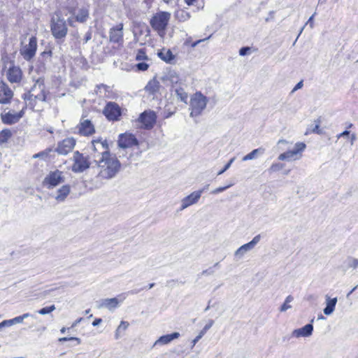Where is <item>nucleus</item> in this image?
Returning a JSON list of instances; mask_svg holds the SVG:
<instances>
[{
    "label": "nucleus",
    "mask_w": 358,
    "mask_h": 358,
    "mask_svg": "<svg viewBox=\"0 0 358 358\" xmlns=\"http://www.w3.org/2000/svg\"><path fill=\"white\" fill-rule=\"evenodd\" d=\"M118 145L120 148H127L138 145V141L131 134H120L118 140Z\"/></svg>",
    "instance_id": "18"
},
{
    "label": "nucleus",
    "mask_w": 358,
    "mask_h": 358,
    "mask_svg": "<svg viewBox=\"0 0 358 358\" xmlns=\"http://www.w3.org/2000/svg\"><path fill=\"white\" fill-rule=\"evenodd\" d=\"M65 10L71 15L67 18L71 27H75V22L85 23L90 18L89 4L78 3L76 0H66L63 10Z\"/></svg>",
    "instance_id": "2"
},
{
    "label": "nucleus",
    "mask_w": 358,
    "mask_h": 358,
    "mask_svg": "<svg viewBox=\"0 0 358 358\" xmlns=\"http://www.w3.org/2000/svg\"><path fill=\"white\" fill-rule=\"evenodd\" d=\"M136 66L137 70H138L140 71H145L148 70V69L149 67V64H148L147 63H145L144 62H142L138 63L136 65Z\"/></svg>",
    "instance_id": "47"
},
{
    "label": "nucleus",
    "mask_w": 358,
    "mask_h": 358,
    "mask_svg": "<svg viewBox=\"0 0 358 358\" xmlns=\"http://www.w3.org/2000/svg\"><path fill=\"white\" fill-rule=\"evenodd\" d=\"M29 317H33V315H31L30 313H24L22 315L15 317L11 320H12L13 324H15L17 323H22L24 319H26Z\"/></svg>",
    "instance_id": "38"
},
{
    "label": "nucleus",
    "mask_w": 358,
    "mask_h": 358,
    "mask_svg": "<svg viewBox=\"0 0 358 358\" xmlns=\"http://www.w3.org/2000/svg\"><path fill=\"white\" fill-rule=\"evenodd\" d=\"M23 110L19 113L8 112L1 115V120L4 124H13L17 122L23 116Z\"/></svg>",
    "instance_id": "21"
},
{
    "label": "nucleus",
    "mask_w": 358,
    "mask_h": 358,
    "mask_svg": "<svg viewBox=\"0 0 358 358\" xmlns=\"http://www.w3.org/2000/svg\"><path fill=\"white\" fill-rule=\"evenodd\" d=\"M4 327H8V326H11V325H13V322H12V320H3L2 322Z\"/></svg>",
    "instance_id": "55"
},
{
    "label": "nucleus",
    "mask_w": 358,
    "mask_h": 358,
    "mask_svg": "<svg viewBox=\"0 0 358 358\" xmlns=\"http://www.w3.org/2000/svg\"><path fill=\"white\" fill-rule=\"evenodd\" d=\"M92 147L93 150L95 152H98L97 158L100 156L103 155L105 153H110L108 151V143L106 140H102L101 138L93 140L92 141Z\"/></svg>",
    "instance_id": "20"
},
{
    "label": "nucleus",
    "mask_w": 358,
    "mask_h": 358,
    "mask_svg": "<svg viewBox=\"0 0 358 358\" xmlns=\"http://www.w3.org/2000/svg\"><path fill=\"white\" fill-rule=\"evenodd\" d=\"M203 337L202 335H201L200 334H199V335L192 341V345H191V348L192 349L194 345L196 344V343Z\"/></svg>",
    "instance_id": "51"
},
{
    "label": "nucleus",
    "mask_w": 358,
    "mask_h": 358,
    "mask_svg": "<svg viewBox=\"0 0 358 358\" xmlns=\"http://www.w3.org/2000/svg\"><path fill=\"white\" fill-rule=\"evenodd\" d=\"M206 39H202V40H198L195 42H194L192 44V48H194L196 47L199 43H200L202 41H204Z\"/></svg>",
    "instance_id": "63"
},
{
    "label": "nucleus",
    "mask_w": 358,
    "mask_h": 358,
    "mask_svg": "<svg viewBox=\"0 0 358 358\" xmlns=\"http://www.w3.org/2000/svg\"><path fill=\"white\" fill-rule=\"evenodd\" d=\"M260 240H261V235L258 234V235L255 236L252 239L251 241L248 242V244L250 247V248L252 250H253L255 248V247L256 246V245L260 241Z\"/></svg>",
    "instance_id": "42"
},
{
    "label": "nucleus",
    "mask_w": 358,
    "mask_h": 358,
    "mask_svg": "<svg viewBox=\"0 0 358 358\" xmlns=\"http://www.w3.org/2000/svg\"><path fill=\"white\" fill-rule=\"evenodd\" d=\"M50 27L52 34L55 38L60 39L66 36L68 28L63 17L62 10L55 12L51 20Z\"/></svg>",
    "instance_id": "4"
},
{
    "label": "nucleus",
    "mask_w": 358,
    "mask_h": 358,
    "mask_svg": "<svg viewBox=\"0 0 358 358\" xmlns=\"http://www.w3.org/2000/svg\"><path fill=\"white\" fill-rule=\"evenodd\" d=\"M3 75L10 83H20L23 74L21 69L13 62H8L3 69Z\"/></svg>",
    "instance_id": "7"
},
{
    "label": "nucleus",
    "mask_w": 358,
    "mask_h": 358,
    "mask_svg": "<svg viewBox=\"0 0 358 358\" xmlns=\"http://www.w3.org/2000/svg\"><path fill=\"white\" fill-rule=\"evenodd\" d=\"M52 151L51 149H47L44 151H42V152H40L37 154H35L33 157L34 158H38V157H42V158H45V157H47L48 154Z\"/></svg>",
    "instance_id": "44"
},
{
    "label": "nucleus",
    "mask_w": 358,
    "mask_h": 358,
    "mask_svg": "<svg viewBox=\"0 0 358 358\" xmlns=\"http://www.w3.org/2000/svg\"><path fill=\"white\" fill-rule=\"evenodd\" d=\"M136 59L137 61L148 60V57L143 49H140L138 50L136 55Z\"/></svg>",
    "instance_id": "39"
},
{
    "label": "nucleus",
    "mask_w": 358,
    "mask_h": 358,
    "mask_svg": "<svg viewBox=\"0 0 358 358\" xmlns=\"http://www.w3.org/2000/svg\"><path fill=\"white\" fill-rule=\"evenodd\" d=\"M313 331V326L312 324H306L302 328L294 329L292 331V336L295 338L309 337Z\"/></svg>",
    "instance_id": "24"
},
{
    "label": "nucleus",
    "mask_w": 358,
    "mask_h": 358,
    "mask_svg": "<svg viewBox=\"0 0 358 358\" xmlns=\"http://www.w3.org/2000/svg\"><path fill=\"white\" fill-rule=\"evenodd\" d=\"M208 99L201 92H196L190 98V117H196L201 115L206 108Z\"/></svg>",
    "instance_id": "5"
},
{
    "label": "nucleus",
    "mask_w": 358,
    "mask_h": 358,
    "mask_svg": "<svg viewBox=\"0 0 358 358\" xmlns=\"http://www.w3.org/2000/svg\"><path fill=\"white\" fill-rule=\"evenodd\" d=\"M233 185L232 184H229L227 186H224V187H219L215 189H213L212 192H211V194H217L220 192H222L224 191H225L226 189H227L228 188H229L230 187H231Z\"/></svg>",
    "instance_id": "46"
},
{
    "label": "nucleus",
    "mask_w": 358,
    "mask_h": 358,
    "mask_svg": "<svg viewBox=\"0 0 358 358\" xmlns=\"http://www.w3.org/2000/svg\"><path fill=\"white\" fill-rule=\"evenodd\" d=\"M64 182L63 173L59 170L50 172L44 178L43 185L48 189L53 188Z\"/></svg>",
    "instance_id": "10"
},
{
    "label": "nucleus",
    "mask_w": 358,
    "mask_h": 358,
    "mask_svg": "<svg viewBox=\"0 0 358 358\" xmlns=\"http://www.w3.org/2000/svg\"><path fill=\"white\" fill-rule=\"evenodd\" d=\"M315 15V13L311 17H310V18L308 19V20L306 23V24H309L310 27L311 28L313 27V18H314Z\"/></svg>",
    "instance_id": "56"
},
{
    "label": "nucleus",
    "mask_w": 358,
    "mask_h": 358,
    "mask_svg": "<svg viewBox=\"0 0 358 358\" xmlns=\"http://www.w3.org/2000/svg\"><path fill=\"white\" fill-rule=\"evenodd\" d=\"M13 96L12 90L3 82L0 81V103H8Z\"/></svg>",
    "instance_id": "22"
},
{
    "label": "nucleus",
    "mask_w": 358,
    "mask_h": 358,
    "mask_svg": "<svg viewBox=\"0 0 358 358\" xmlns=\"http://www.w3.org/2000/svg\"><path fill=\"white\" fill-rule=\"evenodd\" d=\"M252 249L248 245V243H245L243 245H241L240 248H238L234 252V257L237 259H241L244 255L248 253V252L251 251Z\"/></svg>",
    "instance_id": "31"
},
{
    "label": "nucleus",
    "mask_w": 358,
    "mask_h": 358,
    "mask_svg": "<svg viewBox=\"0 0 358 358\" xmlns=\"http://www.w3.org/2000/svg\"><path fill=\"white\" fill-rule=\"evenodd\" d=\"M159 88L160 83L156 78L150 80L145 87V91L152 94H154L159 92Z\"/></svg>",
    "instance_id": "30"
},
{
    "label": "nucleus",
    "mask_w": 358,
    "mask_h": 358,
    "mask_svg": "<svg viewBox=\"0 0 358 358\" xmlns=\"http://www.w3.org/2000/svg\"><path fill=\"white\" fill-rule=\"evenodd\" d=\"M348 268L356 269L358 267V259L348 257L347 259Z\"/></svg>",
    "instance_id": "40"
},
{
    "label": "nucleus",
    "mask_w": 358,
    "mask_h": 358,
    "mask_svg": "<svg viewBox=\"0 0 358 358\" xmlns=\"http://www.w3.org/2000/svg\"><path fill=\"white\" fill-rule=\"evenodd\" d=\"M203 192L204 189L194 191L192 192L189 195L183 198L181 201V206L180 210H183L184 209L188 208L189 206L198 203Z\"/></svg>",
    "instance_id": "14"
},
{
    "label": "nucleus",
    "mask_w": 358,
    "mask_h": 358,
    "mask_svg": "<svg viewBox=\"0 0 358 358\" xmlns=\"http://www.w3.org/2000/svg\"><path fill=\"white\" fill-rule=\"evenodd\" d=\"M110 92V87L104 84H100L96 86V94H99L100 95H103L104 96H107V93Z\"/></svg>",
    "instance_id": "35"
},
{
    "label": "nucleus",
    "mask_w": 358,
    "mask_h": 358,
    "mask_svg": "<svg viewBox=\"0 0 358 358\" xmlns=\"http://www.w3.org/2000/svg\"><path fill=\"white\" fill-rule=\"evenodd\" d=\"M138 121L145 128H152L156 121V115L153 111H145L141 114Z\"/></svg>",
    "instance_id": "17"
},
{
    "label": "nucleus",
    "mask_w": 358,
    "mask_h": 358,
    "mask_svg": "<svg viewBox=\"0 0 358 358\" xmlns=\"http://www.w3.org/2000/svg\"><path fill=\"white\" fill-rule=\"evenodd\" d=\"M357 137L355 134H352L350 136V143L351 145L354 144V142L355 141Z\"/></svg>",
    "instance_id": "62"
},
{
    "label": "nucleus",
    "mask_w": 358,
    "mask_h": 358,
    "mask_svg": "<svg viewBox=\"0 0 358 358\" xmlns=\"http://www.w3.org/2000/svg\"><path fill=\"white\" fill-rule=\"evenodd\" d=\"M213 320H210L208 321V322L204 326V327L206 328V329H210L211 328V327L213 325Z\"/></svg>",
    "instance_id": "57"
},
{
    "label": "nucleus",
    "mask_w": 358,
    "mask_h": 358,
    "mask_svg": "<svg viewBox=\"0 0 358 358\" xmlns=\"http://www.w3.org/2000/svg\"><path fill=\"white\" fill-rule=\"evenodd\" d=\"M96 166V178L99 180H111L116 177L121 169V163L111 153H105L94 159Z\"/></svg>",
    "instance_id": "1"
},
{
    "label": "nucleus",
    "mask_w": 358,
    "mask_h": 358,
    "mask_svg": "<svg viewBox=\"0 0 358 358\" xmlns=\"http://www.w3.org/2000/svg\"><path fill=\"white\" fill-rule=\"evenodd\" d=\"M11 136V132L9 129H3L0 131V143L6 142Z\"/></svg>",
    "instance_id": "37"
},
{
    "label": "nucleus",
    "mask_w": 358,
    "mask_h": 358,
    "mask_svg": "<svg viewBox=\"0 0 358 358\" xmlns=\"http://www.w3.org/2000/svg\"><path fill=\"white\" fill-rule=\"evenodd\" d=\"M186 87L187 86L184 82L183 85H179L172 88L173 92H174V94L176 96L177 99L185 103H187V99L189 96L188 93L186 92L185 90Z\"/></svg>",
    "instance_id": "23"
},
{
    "label": "nucleus",
    "mask_w": 358,
    "mask_h": 358,
    "mask_svg": "<svg viewBox=\"0 0 358 358\" xmlns=\"http://www.w3.org/2000/svg\"><path fill=\"white\" fill-rule=\"evenodd\" d=\"M102 322V320L101 318L95 319L94 321L92 322V325L94 327L98 326Z\"/></svg>",
    "instance_id": "58"
},
{
    "label": "nucleus",
    "mask_w": 358,
    "mask_h": 358,
    "mask_svg": "<svg viewBox=\"0 0 358 358\" xmlns=\"http://www.w3.org/2000/svg\"><path fill=\"white\" fill-rule=\"evenodd\" d=\"M129 325V324L128 322L121 321L120 325L117 327V329H118V331H121V332H122L128 328Z\"/></svg>",
    "instance_id": "49"
},
{
    "label": "nucleus",
    "mask_w": 358,
    "mask_h": 358,
    "mask_svg": "<svg viewBox=\"0 0 358 358\" xmlns=\"http://www.w3.org/2000/svg\"><path fill=\"white\" fill-rule=\"evenodd\" d=\"M46 99V92L45 91L44 80L39 78L36 80L34 85L29 92L27 100L30 101L32 107L38 102H43Z\"/></svg>",
    "instance_id": "6"
},
{
    "label": "nucleus",
    "mask_w": 358,
    "mask_h": 358,
    "mask_svg": "<svg viewBox=\"0 0 358 358\" xmlns=\"http://www.w3.org/2000/svg\"><path fill=\"white\" fill-rule=\"evenodd\" d=\"M52 57V51L48 50V51H43L41 53L39 57H38V62L42 64V67L45 69V65L46 63L50 62Z\"/></svg>",
    "instance_id": "33"
},
{
    "label": "nucleus",
    "mask_w": 358,
    "mask_h": 358,
    "mask_svg": "<svg viewBox=\"0 0 358 358\" xmlns=\"http://www.w3.org/2000/svg\"><path fill=\"white\" fill-rule=\"evenodd\" d=\"M302 87H303V81H300L299 83H298L295 85V87H294V89H293V92H294V91H296V90H297L300 89V88H301Z\"/></svg>",
    "instance_id": "59"
},
{
    "label": "nucleus",
    "mask_w": 358,
    "mask_h": 358,
    "mask_svg": "<svg viewBox=\"0 0 358 358\" xmlns=\"http://www.w3.org/2000/svg\"><path fill=\"white\" fill-rule=\"evenodd\" d=\"M158 57L167 64L176 63V57L170 49L163 48L157 53Z\"/></svg>",
    "instance_id": "25"
},
{
    "label": "nucleus",
    "mask_w": 358,
    "mask_h": 358,
    "mask_svg": "<svg viewBox=\"0 0 358 358\" xmlns=\"http://www.w3.org/2000/svg\"><path fill=\"white\" fill-rule=\"evenodd\" d=\"M312 132L313 133H316V134H320L322 133L321 130L320 129V126L319 124H316L314 128L312 130Z\"/></svg>",
    "instance_id": "54"
},
{
    "label": "nucleus",
    "mask_w": 358,
    "mask_h": 358,
    "mask_svg": "<svg viewBox=\"0 0 358 358\" xmlns=\"http://www.w3.org/2000/svg\"><path fill=\"white\" fill-rule=\"evenodd\" d=\"M306 145L304 143L298 142L295 144L294 148L280 154L278 159L280 161L296 160L301 157L302 152L305 150Z\"/></svg>",
    "instance_id": "9"
},
{
    "label": "nucleus",
    "mask_w": 358,
    "mask_h": 358,
    "mask_svg": "<svg viewBox=\"0 0 358 358\" xmlns=\"http://www.w3.org/2000/svg\"><path fill=\"white\" fill-rule=\"evenodd\" d=\"M67 341H74L76 342V345H79L80 343V339L76 337H63L59 338V342H65Z\"/></svg>",
    "instance_id": "45"
},
{
    "label": "nucleus",
    "mask_w": 358,
    "mask_h": 358,
    "mask_svg": "<svg viewBox=\"0 0 358 358\" xmlns=\"http://www.w3.org/2000/svg\"><path fill=\"white\" fill-rule=\"evenodd\" d=\"M75 145L76 140L73 138H66L58 143L56 151L59 155H66L73 149Z\"/></svg>",
    "instance_id": "16"
},
{
    "label": "nucleus",
    "mask_w": 358,
    "mask_h": 358,
    "mask_svg": "<svg viewBox=\"0 0 358 358\" xmlns=\"http://www.w3.org/2000/svg\"><path fill=\"white\" fill-rule=\"evenodd\" d=\"M77 129L78 133L83 136H90L95 132L94 126L89 120L81 119Z\"/></svg>",
    "instance_id": "19"
},
{
    "label": "nucleus",
    "mask_w": 358,
    "mask_h": 358,
    "mask_svg": "<svg viewBox=\"0 0 358 358\" xmlns=\"http://www.w3.org/2000/svg\"><path fill=\"white\" fill-rule=\"evenodd\" d=\"M92 38V32L87 31L84 38V43H87Z\"/></svg>",
    "instance_id": "52"
},
{
    "label": "nucleus",
    "mask_w": 358,
    "mask_h": 358,
    "mask_svg": "<svg viewBox=\"0 0 358 358\" xmlns=\"http://www.w3.org/2000/svg\"><path fill=\"white\" fill-rule=\"evenodd\" d=\"M161 79L165 84L171 85L172 88L179 85H183L185 82L180 78L179 74L173 70L169 71Z\"/></svg>",
    "instance_id": "13"
},
{
    "label": "nucleus",
    "mask_w": 358,
    "mask_h": 358,
    "mask_svg": "<svg viewBox=\"0 0 358 358\" xmlns=\"http://www.w3.org/2000/svg\"><path fill=\"white\" fill-rule=\"evenodd\" d=\"M73 165L72 169L74 172H83L90 167V162L87 157L83 156L79 152H74Z\"/></svg>",
    "instance_id": "11"
},
{
    "label": "nucleus",
    "mask_w": 358,
    "mask_h": 358,
    "mask_svg": "<svg viewBox=\"0 0 358 358\" xmlns=\"http://www.w3.org/2000/svg\"><path fill=\"white\" fill-rule=\"evenodd\" d=\"M294 300V297L291 295H289L286 297L283 304L280 308V312H285L287 310L292 308V306L289 304Z\"/></svg>",
    "instance_id": "36"
},
{
    "label": "nucleus",
    "mask_w": 358,
    "mask_h": 358,
    "mask_svg": "<svg viewBox=\"0 0 358 358\" xmlns=\"http://www.w3.org/2000/svg\"><path fill=\"white\" fill-rule=\"evenodd\" d=\"M198 0H185V2L187 6H193L196 3Z\"/></svg>",
    "instance_id": "60"
},
{
    "label": "nucleus",
    "mask_w": 358,
    "mask_h": 358,
    "mask_svg": "<svg viewBox=\"0 0 358 358\" xmlns=\"http://www.w3.org/2000/svg\"><path fill=\"white\" fill-rule=\"evenodd\" d=\"M350 135V131H348V130H345L344 131H343L342 133L339 134L337 135V138H340L341 137H345V136H348Z\"/></svg>",
    "instance_id": "53"
},
{
    "label": "nucleus",
    "mask_w": 358,
    "mask_h": 358,
    "mask_svg": "<svg viewBox=\"0 0 358 358\" xmlns=\"http://www.w3.org/2000/svg\"><path fill=\"white\" fill-rule=\"evenodd\" d=\"M234 160H235L234 157L231 158L229 161V162L224 166V167L218 172L217 175H221L223 173H224L227 170H228L230 168L231 164L234 162Z\"/></svg>",
    "instance_id": "48"
},
{
    "label": "nucleus",
    "mask_w": 358,
    "mask_h": 358,
    "mask_svg": "<svg viewBox=\"0 0 358 358\" xmlns=\"http://www.w3.org/2000/svg\"><path fill=\"white\" fill-rule=\"evenodd\" d=\"M82 320H83V319H82L81 317H80V318H79V319H78V320H76L73 322V324H72V326H71V327H75L78 324H79V323L82 321Z\"/></svg>",
    "instance_id": "64"
},
{
    "label": "nucleus",
    "mask_w": 358,
    "mask_h": 358,
    "mask_svg": "<svg viewBox=\"0 0 358 358\" xmlns=\"http://www.w3.org/2000/svg\"><path fill=\"white\" fill-rule=\"evenodd\" d=\"M55 305H52L50 306L45 307L41 309H40L38 313L41 315H46L52 313L53 310H55Z\"/></svg>",
    "instance_id": "41"
},
{
    "label": "nucleus",
    "mask_w": 358,
    "mask_h": 358,
    "mask_svg": "<svg viewBox=\"0 0 358 358\" xmlns=\"http://www.w3.org/2000/svg\"><path fill=\"white\" fill-rule=\"evenodd\" d=\"M122 336V332L121 331H118V329H116L115 333V338L119 339Z\"/></svg>",
    "instance_id": "61"
},
{
    "label": "nucleus",
    "mask_w": 358,
    "mask_h": 358,
    "mask_svg": "<svg viewBox=\"0 0 358 358\" xmlns=\"http://www.w3.org/2000/svg\"><path fill=\"white\" fill-rule=\"evenodd\" d=\"M174 16L176 20L180 22H185L188 20L191 15L189 12L185 9H178L175 11Z\"/></svg>",
    "instance_id": "32"
},
{
    "label": "nucleus",
    "mask_w": 358,
    "mask_h": 358,
    "mask_svg": "<svg viewBox=\"0 0 358 358\" xmlns=\"http://www.w3.org/2000/svg\"><path fill=\"white\" fill-rule=\"evenodd\" d=\"M171 16V15L169 12L159 11L153 15L150 20L152 28L161 37H164L165 35L166 29L169 24Z\"/></svg>",
    "instance_id": "3"
},
{
    "label": "nucleus",
    "mask_w": 358,
    "mask_h": 358,
    "mask_svg": "<svg viewBox=\"0 0 358 358\" xmlns=\"http://www.w3.org/2000/svg\"><path fill=\"white\" fill-rule=\"evenodd\" d=\"M37 46V38L31 36L28 43H22L20 53L26 61H30L36 55Z\"/></svg>",
    "instance_id": "8"
},
{
    "label": "nucleus",
    "mask_w": 358,
    "mask_h": 358,
    "mask_svg": "<svg viewBox=\"0 0 358 358\" xmlns=\"http://www.w3.org/2000/svg\"><path fill=\"white\" fill-rule=\"evenodd\" d=\"M103 113L108 120L116 121L121 115V108L116 103L108 102Z\"/></svg>",
    "instance_id": "12"
},
{
    "label": "nucleus",
    "mask_w": 358,
    "mask_h": 358,
    "mask_svg": "<svg viewBox=\"0 0 358 358\" xmlns=\"http://www.w3.org/2000/svg\"><path fill=\"white\" fill-rule=\"evenodd\" d=\"M284 168V164L281 163H273L269 171L271 172H276L282 170Z\"/></svg>",
    "instance_id": "43"
},
{
    "label": "nucleus",
    "mask_w": 358,
    "mask_h": 358,
    "mask_svg": "<svg viewBox=\"0 0 358 358\" xmlns=\"http://www.w3.org/2000/svg\"><path fill=\"white\" fill-rule=\"evenodd\" d=\"M71 192V187L68 185H63L59 189H58L56 192L55 195L54 196L55 199L60 203L65 201L68 195Z\"/></svg>",
    "instance_id": "27"
},
{
    "label": "nucleus",
    "mask_w": 358,
    "mask_h": 358,
    "mask_svg": "<svg viewBox=\"0 0 358 358\" xmlns=\"http://www.w3.org/2000/svg\"><path fill=\"white\" fill-rule=\"evenodd\" d=\"M265 150L262 148H259L253 150L252 152L243 157V161L252 160L255 159L257 155H263Z\"/></svg>",
    "instance_id": "34"
},
{
    "label": "nucleus",
    "mask_w": 358,
    "mask_h": 358,
    "mask_svg": "<svg viewBox=\"0 0 358 358\" xmlns=\"http://www.w3.org/2000/svg\"><path fill=\"white\" fill-rule=\"evenodd\" d=\"M109 39L111 43L122 45L123 38V24L120 23L115 27L110 28L109 31Z\"/></svg>",
    "instance_id": "15"
},
{
    "label": "nucleus",
    "mask_w": 358,
    "mask_h": 358,
    "mask_svg": "<svg viewBox=\"0 0 358 358\" xmlns=\"http://www.w3.org/2000/svg\"><path fill=\"white\" fill-rule=\"evenodd\" d=\"M337 301V297L331 298L328 295L325 296L326 306L323 309V312L325 315H331L334 313Z\"/></svg>",
    "instance_id": "26"
},
{
    "label": "nucleus",
    "mask_w": 358,
    "mask_h": 358,
    "mask_svg": "<svg viewBox=\"0 0 358 358\" xmlns=\"http://www.w3.org/2000/svg\"><path fill=\"white\" fill-rule=\"evenodd\" d=\"M250 51V48L249 47H243L241 48L239 50V55L241 56H245L248 55Z\"/></svg>",
    "instance_id": "50"
},
{
    "label": "nucleus",
    "mask_w": 358,
    "mask_h": 358,
    "mask_svg": "<svg viewBox=\"0 0 358 358\" xmlns=\"http://www.w3.org/2000/svg\"><path fill=\"white\" fill-rule=\"evenodd\" d=\"M180 334L178 332L162 336L155 342L154 346L157 345H166L171 343L173 340L178 338Z\"/></svg>",
    "instance_id": "28"
},
{
    "label": "nucleus",
    "mask_w": 358,
    "mask_h": 358,
    "mask_svg": "<svg viewBox=\"0 0 358 358\" xmlns=\"http://www.w3.org/2000/svg\"><path fill=\"white\" fill-rule=\"evenodd\" d=\"M124 299L120 301L117 298L105 299L102 301L101 306L106 308L110 310H113L118 307L120 303H121Z\"/></svg>",
    "instance_id": "29"
}]
</instances>
